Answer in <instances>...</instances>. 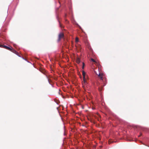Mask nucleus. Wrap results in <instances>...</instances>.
I'll return each instance as SVG.
<instances>
[{"label": "nucleus", "mask_w": 149, "mask_h": 149, "mask_svg": "<svg viewBox=\"0 0 149 149\" xmlns=\"http://www.w3.org/2000/svg\"><path fill=\"white\" fill-rule=\"evenodd\" d=\"M82 75L83 76V81L82 82V84L83 86H85L87 84L86 80L89 79V78L88 75H86V72L84 71H83Z\"/></svg>", "instance_id": "nucleus-1"}, {"label": "nucleus", "mask_w": 149, "mask_h": 149, "mask_svg": "<svg viewBox=\"0 0 149 149\" xmlns=\"http://www.w3.org/2000/svg\"><path fill=\"white\" fill-rule=\"evenodd\" d=\"M0 47L4 48H5L7 50L11 51L13 53L18 55V53L13 48H11L9 47H8L6 45H0Z\"/></svg>", "instance_id": "nucleus-2"}, {"label": "nucleus", "mask_w": 149, "mask_h": 149, "mask_svg": "<svg viewBox=\"0 0 149 149\" xmlns=\"http://www.w3.org/2000/svg\"><path fill=\"white\" fill-rule=\"evenodd\" d=\"M63 36H64V35L63 33H60L58 36V41H60V40L61 38L63 37Z\"/></svg>", "instance_id": "nucleus-3"}, {"label": "nucleus", "mask_w": 149, "mask_h": 149, "mask_svg": "<svg viewBox=\"0 0 149 149\" xmlns=\"http://www.w3.org/2000/svg\"><path fill=\"white\" fill-rule=\"evenodd\" d=\"M76 62L78 63L79 64L80 62V59L79 58H77L76 60Z\"/></svg>", "instance_id": "nucleus-4"}, {"label": "nucleus", "mask_w": 149, "mask_h": 149, "mask_svg": "<svg viewBox=\"0 0 149 149\" xmlns=\"http://www.w3.org/2000/svg\"><path fill=\"white\" fill-rule=\"evenodd\" d=\"M79 41V39L78 38L76 37L75 38V42H77Z\"/></svg>", "instance_id": "nucleus-5"}, {"label": "nucleus", "mask_w": 149, "mask_h": 149, "mask_svg": "<svg viewBox=\"0 0 149 149\" xmlns=\"http://www.w3.org/2000/svg\"><path fill=\"white\" fill-rule=\"evenodd\" d=\"M100 79L102 80L103 81H104V80H105V79H104L102 77H100Z\"/></svg>", "instance_id": "nucleus-6"}, {"label": "nucleus", "mask_w": 149, "mask_h": 149, "mask_svg": "<svg viewBox=\"0 0 149 149\" xmlns=\"http://www.w3.org/2000/svg\"><path fill=\"white\" fill-rule=\"evenodd\" d=\"M82 64H83V65L82 66V69H84V68L85 64L84 62H83Z\"/></svg>", "instance_id": "nucleus-7"}, {"label": "nucleus", "mask_w": 149, "mask_h": 149, "mask_svg": "<svg viewBox=\"0 0 149 149\" xmlns=\"http://www.w3.org/2000/svg\"><path fill=\"white\" fill-rule=\"evenodd\" d=\"M102 86H101V87H99V90L100 91H101L102 90Z\"/></svg>", "instance_id": "nucleus-8"}, {"label": "nucleus", "mask_w": 149, "mask_h": 149, "mask_svg": "<svg viewBox=\"0 0 149 149\" xmlns=\"http://www.w3.org/2000/svg\"><path fill=\"white\" fill-rule=\"evenodd\" d=\"M58 20V21L59 23V26H60V27H62V26H61V23H60V22H59V20Z\"/></svg>", "instance_id": "nucleus-9"}, {"label": "nucleus", "mask_w": 149, "mask_h": 149, "mask_svg": "<svg viewBox=\"0 0 149 149\" xmlns=\"http://www.w3.org/2000/svg\"><path fill=\"white\" fill-rule=\"evenodd\" d=\"M91 60L93 62H95V61L94 59L93 58H91Z\"/></svg>", "instance_id": "nucleus-10"}, {"label": "nucleus", "mask_w": 149, "mask_h": 149, "mask_svg": "<svg viewBox=\"0 0 149 149\" xmlns=\"http://www.w3.org/2000/svg\"><path fill=\"white\" fill-rule=\"evenodd\" d=\"M106 84L104 82V84L103 85V86H105L106 85Z\"/></svg>", "instance_id": "nucleus-11"}, {"label": "nucleus", "mask_w": 149, "mask_h": 149, "mask_svg": "<svg viewBox=\"0 0 149 149\" xmlns=\"http://www.w3.org/2000/svg\"><path fill=\"white\" fill-rule=\"evenodd\" d=\"M48 82H49V84H50V82H49V79H48Z\"/></svg>", "instance_id": "nucleus-12"}, {"label": "nucleus", "mask_w": 149, "mask_h": 149, "mask_svg": "<svg viewBox=\"0 0 149 149\" xmlns=\"http://www.w3.org/2000/svg\"><path fill=\"white\" fill-rule=\"evenodd\" d=\"M92 109H93V110H94L95 109V108H92Z\"/></svg>", "instance_id": "nucleus-13"}, {"label": "nucleus", "mask_w": 149, "mask_h": 149, "mask_svg": "<svg viewBox=\"0 0 149 149\" xmlns=\"http://www.w3.org/2000/svg\"><path fill=\"white\" fill-rule=\"evenodd\" d=\"M15 45H15V44H14V47H15Z\"/></svg>", "instance_id": "nucleus-14"}, {"label": "nucleus", "mask_w": 149, "mask_h": 149, "mask_svg": "<svg viewBox=\"0 0 149 149\" xmlns=\"http://www.w3.org/2000/svg\"><path fill=\"white\" fill-rule=\"evenodd\" d=\"M78 26H79V27L80 28V29H81V27H80L78 25Z\"/></svg>", "instance_id": "nucleus-15"}, {"label": "nucleus", "mask_w": 149, "mask_h": 149, "mask_svg": "<svg viewBox=\"0 0 149 149\" xmlns=\"http://www.w3.org/2000/svg\"><path fill=\"white\" fill-rule=\"evenodd\" d=\"M100 73L99 74V76H100Z\"/></svg>", "instance_id": "nucleus-16"}]
</instances>
